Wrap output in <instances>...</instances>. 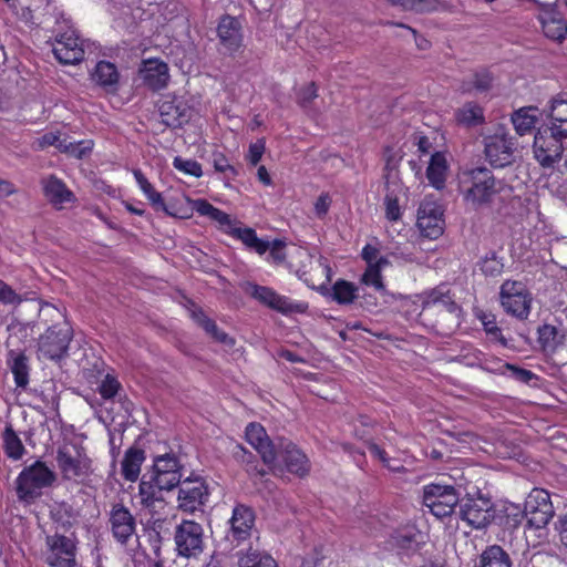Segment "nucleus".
I'll use <instances>...</instances> for the list:
<instances>
[{
	"mask_svg": "<svg viewBox=\"0 0 567 567\" xmlns=\"http://www.w3.org/2000/svg\"><path fill=\"white\" fill-rule=\"evenodd\" d=\"M43 193L50 203L58 205L71 202L73 193L58 177L51 175L43 181Z\"/></svg>",
	"mask_w": 567,
	"mask_h": 567,
	"instance_id": "34",
	"label": "nucleus"
},
{
	"mask_svg": "<svg viewBox=\"0 0 567 567\" xmlns=\"http://www.w3.org/2000/svg\"><path fill=\"white\" fill-rule=\"evenodd\" d=\"M524 511L528 525L537 529L545 527L555 514L550 495L543 488L532 489L525 501Z\"/></svg>",
	"mask_w": 567,
	"mask_h": 567,
	"instance_id": "16",
	"label": "nucleus"
},
{
	"mask_svg": "<svg viewBox=\"0 0 567 567\" xmlns=\"http://www.w3.org/2000/svg\"><path fill=\"white\" fill-rule=\"evenodd\" d=\"M8 364L13 373L17 386L24 389L29 383V365L27 355L23 352L10 350L8 353Z\"/></svg>",
	"mask_w": 567,
	"mask_h": 567,
	"instance_id": "37",
	"label": "nucleus"
},
{
	"mask_svg": "<svg viewBox=\"0 0 567 567\" xmlns=\"http://www.w3.org/2000/svg\"><path fill=\"white\" fill-rule=\"evenodd\" d=\"M93 80L106 91H114L118 83L116 66L109 61H100L92 74Z\"/></svg>",
	"mask_w": 567,
	"mask_h": 567,
	"instance_id": "38",
	"label": "nucleus"
},
{
	"mask_svg": "<svg viewBox=\"0 0 567 567\" xmlns=\"http://www.w3.org/2000/svg\"><path fill=\"white\" fill-rule=\"evenodd\" d=\"M458 516L474 529L486 528L495 517L494 504L491 497L481 491L467 493L460 501Z\"/></svg>",
	"mask_w": 567,
	"mask_h": 567,
	"instance_id": "3",
	"label": "nucleus"
},
{
	"mask_svg": "<svg viewBox=\"0 0 567 567\" xmlns=\"http://www.w3.org/2000/svg\"><path fill=\"white\" fill-rule=\"evenodd\" d=\"M457 124L465 127H475L485 122L484 110L475 102H466L455 111Z\"/></svg>",
	"mask_w": 567,
	"mask_h": 567,
	"instance_id": "35",
	"label": "nucleus"
},
{
	"mask_svg": "<svg viewBox=\"0 0 567 567\" xmlns=\"http://www.w3.org/2000/svg\"><path fill=\"white\" fill-rule=\"evenodd\" d=\"M157 106L161 122L173 130L187 124L194 115V109L183 97L175 95H164Z\"/></svg>",
	"mask_w": 567,
	"mask_h": 567,
	"instance_id": "17",
	"label": "nucleus"
},
{
	"mask_svg": "<svg viewBox=\"0 0 567 567\" xmlns=\"http://www.w3.org/2000/svg\"><path fill=\"white\" fill-rule=\"evenodd\" d=\"M284 464L289 473L303 477L310 471V463L306 454L290 440L279 437L276 441V464L268 465L271 471L281 470Z\"/></svg>",
	"mask_w": 567,
	"mask_h": 567,
	"instance_id": "12",
	"label": "nucleus"
},
{
	"mask_svg": "<svg viewBox=\"0 0 567 567\" xmlns=\"http://www.w3.org/2000/svg\"><path fill=\"white\" fill-rule=\"evenodd\" d=\"M134 177L143 193L145 194V196L148 198L152 206L156 210H163L165 214L174 216V214L169 210L168 206L164 203L161 193L155 190L153 185L148 182V179L140 169L134 171Z\"/></svg>",
	"mask_w": 567,
	"mask_h": 567,
	"instance_id": "41",
	"label": "nucleus"
},
{
	"mask_svg": "<svg viewBox=\"0 0 567 567\" xmlns=\"http://www.w3.org/2000/svg\"><path fill=\"white\" fill-rule=\"evenodd\" d=\"M424 308H433L436 312H445L447 319L458 327L461 323V307L454 301L450 290L445 286H441L431 290L424 301Z\"/></svg>",
	"mask_w": 567,
	"mask_h": 567,
	"instance_id": "21",
	"label": "nucleus"
},
{
	"mask_svg": "<svg viewBox=\"0 0 567 567\" xmlns=\"http://www.w3.org/2000/svg\"><path fill=\"white\" fill-rule=\"evenodd\" d=\"M51 518L56 524V529L63 530L70 529L74 522L75 516L71 505L66 503H60L51 509Z\"/></svg>",
	"mask_w": 567,
	"mask_h": 567,
	"instance_id": "47",
	"label": "nucleus"
},
{
	"mask_svg": "<svg viewBox=\"0 0 567 567\" xmlns=\"http://www.w3.org/2000/svg\"><path fill=\"white\" fill-rule=\"evenodd\" d=\"M55 34L52 43V52L55 59L62 64H76L84 60L83 41L75 30L71 28L68 19V27L60 24L51 30Z\"/></svg>",
	"mask_w": 567,
	"mask_h": 567,
	"instance_id": "6",
	"label": "nucleus"
},
{
	"mask_svg": "<svg viewBox=\"0 0 567 567\" xmlns=\"http://www.w3.org/2000/svg\"><path fill=\"white\" fill-rule=\"evenodd\" d=\"M55 460L64 480L85 478L92 472L91 460L86 456L83 449L76 445H60L56 450Z\"/></svg>",
	"mask_w": 567,
	"mask_h": 567,
	"instance_id": "8",
	"label": "nucleus"
},
{
	"mask_svg": "<svg viewBox=\"0 0 567 567\" xmlns=\"http://www.w3.org/2000/svg\"><path fill=\"white\" fill-rule=\"evenodd\" d=\"M63 140L60 138L59 132H48L42 136L38 137L33 142V146L37 150H44L49 146H55L58 148L59 144H62Z\"/></svg>",
	"mask_w": 567,
	"mask_h": 567,
	"instance_id": "60",
	"label": "nucleus"
},
{
	"mask_svg": "<svg viewBox=\"0 0 567 567\" xmlns=\"http://www.w3.org/2000/svg\"><path fill=\"white\" fill-rule=\"evenodd\" d=\"M317 86L315 82L309 83L298 92V103L301 107H310L312 101L318 96Z\"/></svg>",
	"mask_w": 567,
	"mask_h": 567,
	"instance_id": "59",
	"label": "nucleus"
},
{
	"mask_svg": "<svg viewBox=\"0 0 567 567\" xmlns=\"http://www.w3.org/2000/svg\"><path fill=\"white\" fill-rule=\"evenodd\" d=\"M499 301L506 313L525 320L530 313L533 297L524 282L508 279L501 286Z\"/></svg>",
	"mask_w": 567,
	"mask_h": 567,
	"instance_id": "7",
	"label": "nucleus"
},
{
	"mask_svg": "<svg viewBox=\"0 0 567 567\" xmlns=\"http://www.w3.org/2000/svg\"><path fill=\"white\" fill-rule=\"evenodd\" d=\"M417 536L419 535L413 532H395L391 535L390 543L392 547L396 548L401 553L412 554L417 551L420 548Z\"/></svg>",
	"mask_w": 567,
	"mask_h": 567,
	"instance_id": "45",
	"label": "nucleus"
},
{
	"mask_svg": "<svg viewBox=\"0 0 567 567\" xmlns=\"http://www.w3.org/2000/svg\"><path fill=\"white\" fill-rule=\"evenodd\" d=\"M72 329L68 322L54 323L40 336L38 340V355L40 359L59 361L68 355L72 340Z\"/></svg>",
	"mask_w": 567,
	"mask_h": 567,
	"instance_id": "4",
	"label": "nucleus"
},
{
	"mask_svg": "<svg viewBox=\"0 0 567 567\" xmlns=\"http://www.w3.org/2000/svg\"><path fill=\"white\" fill-rule=\"evenodd\" d=\"M384 204L386 218L389 220H398L401 216L398 197L393 193H386Z\"/></svg>",
	"mask_w": 567,
	"mask_h": 567,
	"instance_id": "61",
	"label": "nucleus"
},
{
	"mask_svg": "<svg viewBox=\"0 0 567 567\" xmlns=\"http://www.w3.org/2000/svg\"><path fill=\"white\" fill-rule=\"evenodd\" d=\"M550 127L558 136H567V99L563 94L557 95L550 102L549 112Z\"/></svg>",
	"mask_w": 567,
	"mask_h": 567,
	"instance_id": "28",
	"label": "nucleus"
},
{
	"mask_svg": "<svg viewBox=\"0 0 567 567\" xmlns=\"http://www.w3.org/2000/svg\"><path fill=\"white\" fill-rule=\"evenodd\" d=\"M389 264L388 258H382L379 260V264L368 266L364 274L361 276V282L373 287L378 291H384L385 286L382 280L381 270Z\"/></svg>",
	"mask_w": 567,
	"mask_h": 567,
	"instance_id": "46",
	"label": "nucleus"
},
{
	"mask_svg": "<svg viewBox=\"0 0 567 567\" xmlns=\"http://www.w3.org/2000/svg\"><path fill=\"white\" fill-rule=\"evenodd\" d=\"M152 477L157 488L163 491H171L176 486H181L183 482L181 471L153 473Z\"/></svg>",
	"mask_w": 567,
	"mask_h": 567,
	"instance_id": "50",
	"label": "nucleus"
},
{
	"mask_svg": "<svg viewBox=\"0 0 567 567\" xmlns=\"http://www.w3.org/2000/svg\"><path fill=\"white\" fill-rule=\"evenodd\" d=\"M506 187L511 188L504 179H497L485 166L466 169L460 175L463 199L475 209L491 207L495 197Z\"/></svg>",
	"mask_w": 567,
	"mask_h": 567,
	"instance_id": "1",
	"label": "nucleus"
},
{
	"mask_svg": "<svg viewBox=\"0 0 567 567\" xmlns=\"http://www.w3.org/2000/svg\"><path fill=\"white\" fill-rule=\"evenodd\" d=\"M504 265L495 251L488 252L480 261V269L486 276L495 277L502 274Z\"/></svg>",
	"mask_w": 567,
	"mask_h": 567,
	"instance_id": "51",
	"label": "nucleus"
},
{
	"mask_svg": "<svg viewBox=\"0 0 567 567\" xmlns=\"http://www.w3.org/2000/svg\"><path fill=\"white\" fill-rule=\"evenodd\" d=\"M203 527L194 520L184 519L175 529L174 540L178 556L190 558L203 553Z\"/></svg>",
	"mask_w": 567,
	"mask_h": 567,
	"instance_id": "14",
	"label": "nucleus"
},
{
	"mask_svg": "<svg viewBox=\"0 0 567 567\" xmlns=\"http://www.w3.org/2000/svg\"><path fill=\"white\" fill-rule=\"evenodd\" d=\"M503 368L512 372V377L523 383L528 384L532 380L537 379L536 374L530 370L516 367L511 363H504Z\"/></svg>",
	"mask_w": 567,
	"mask_h": 567,
	"instance_id": "58",
	"label": "nucleus"
},
{
	"mask_svg": "<svg viewBox=\"0 0 567 567\" xmlns=\"http://www.w3.org/2000/svg\"><path fill=\"white\" fill-rule=\"evenodd\" d=\"M534 107H523L513 113L512 123L517 134L525 135L534 130L537 122Z\"/></svg>",
	"mask_w": 567,
	"mask_h": 567,
	"instance_id": "44",
	"label": "nucleus"
},
{
	"mask_svg": "<svg viewBox=\"0 0 567 567\" xmlns=\"http://www.w3.org/2000/svg\"><path fill=\"white\" fill-rule=\"evenodd\" d=\"M205 332L209 334L215 341L223 343L225 346L233 347L235 344V340L228 336L225 331L220 330L214 320L206 321V328H204Z\"/></svg>",
	"mask_w": 567,
	"mask_h": 567,
	"instance_id": "57",
	"label": "nucleus"
},
{
	"mask_svg": "<svg viewBox=\"0 0 567 567\" xmlns=\"http://www.w3.org/2000/svg\"><path fill=\"white\" fill-rule=\"evenodd\" d=\"M217 37L226 52L230 54L237 52L244 39L241 21L236 17L224 14L217 25Z\"/></svg>",
	"mask_w": 567,
	"mask_h": 567,
	"instance_id": "22",
	"label": "nucleus"
},
{
	"mask_svg": "<svg viewBox=\"0 0 567 567\" xmlns=\"http://www.w3.org/2000/svg\"><path fill=\"white\" fill-rule=\"evenodd\" d=\"M209 497V489L206 481L196 476L183 480L178 491V508L188 514L204 512V506Z\"/></svg>",
	"mask_w": 567,
	"mask_h": 567,
	"instance_id": "13",
	"label": "nucleus"
},
{
	"mask_svg": "<svg viewBox=\"0 0 567 567\" xmlns=\"http://www.w3.org/2000/svg\"><path fill=\"white\" fill-rule=\"evenodd\" d=\"M567 136H558L549 126L539 128L534 137L535 158L544 168H553L560 161L564 146L563 140Z\"/></svg>",
	"mask_w": 567,
	"mask_h": 567,
	"instance_id": "11",
	"label": "nucleus"
},
{
	"mask_svg": "<svg viewBox=\"0 0 567 567\" xmlns=\"http://www.w3.org/2000/svg\"><path fill=\"white\" fill-rule=\"evenodd\" d=\"M3 450L6 455L14 461L20 460L25 453L24 445L11 424H7L2 433Z\"/></svg>",
	"mask_w": 567,
	"mask_h": 567,
	"instance_id": "43",
	"label": "nucleus"
},
{
	"mask_svg": "<svg viewBox=\"0 0 567 567\" xmlns=\"http://www.w3.org/2000/svg\"><path fill=\"white\" fill-rule=\"evenodd\" d=\"M213 165L216 172L224 173L227 179L234 178L238 172L229 164L228 158L220 152L213 153Z\"/></svg>",
	"mask_w": 567,
	"mask_h": 567,
	"instance_id": "56",
	"label": "nucleus"
},
{
	"mask_svg": "<svg viewBox=\"0 0 567 567\" xmlns=\"http://www.w3.org/2000/svg\"><path fill=\"white\" fill-rule=\"evenodd\" d=\"M474 567H513V560L501 545L494 544L483 549Z\"/></svg>",
	"mask_w": 567,
	"mask_h": 567,
	"instance_id": "27",
	"label": "nucleus"
},
{
	"mask_svg": "<svg viewBox=\"0 0 567 567\" xmlns=\"http://www.w3.org/2000/svg\"><path fill=\"white\" fill-rule=\"evenodd\" d=\"M238 567H278L277 561L265 551L249 547L237 553Z\"/></svg>",
	"mask_w": 567,
	"mask_h": 567,
	"instance_id": "36",
	"label": "nucleus"
},
{
	"mask_svg": "<svg viewBox=\"0 0 567 567\" xmlns=\"http://www.w3.org/2000/svg\"><path fill=\"white\" fill-rule=\"evenodd\" d=\"M109 523L114 539L126 545L136 532V519L123 504H114L110 512Z\"/></svg>",
	"mask_w": 567,
	"mask_h": 567,
	"instance_id": "19",
	"label": "nucleus"
},
{
	"mask_svg": "<svg viewBox=\"0 0 567 567\" xmlns=\"http://www.w3.org/2000/svg\"><path fill=\"white\" fill-rule=\"evenodd\" d=\"M154 473L181 471L182 466L174 454L158 455L154 458Z\"/></svg>",
	"mask_w": 567,
	"mask_h": 567,
	"instance_id": "53",
	"label": "nucleus"
},
{
	"mask_svg": "<svg viewBox=\"0 0 567 567\" xmlns=\"http://www.w3.org/2000/svg\"><path fill=\"white\" fill-rule=\"evenodd\" d=\"M486 161L495 168H503L514 162L515 141L505 128L499 127L493 135L484 137Z\"/></svg>",
	"mask_w": 567,
	"mask_h": 567,
	"instance_id": "10",
	"label": "nucleus"
},
{
	"mask_svg": "<svg viewBox=\"0 0 567 567\" xmlns=\"http://www.w3.org/2000/svg\"><path fill=\"white\" fill-rule=\"evenodd\" d=\"M446 172L447 162L445 155L441 152L432 154L426 168V177L430 184L436 189H442L445 185Z\"/></svg>",
	"mask_w": 567,
	"mask_h": 567,
	"instance_id": "33",
	"label": "nucleus"
},
{
	"mask_svg": "<svg viewBox=\"0 0 567 567\" xmlns=\"http://www.w3.org/2000/svg\"><path fill=\"white\" fill-rule=\"evenodd\" d=\"M227 234L240 239L248 248L254 249L258 254H265L269 248V243L257 237L252 228L235 227L227 230Z\"/></svg>",
	"mask_w": 567,
	"mask_h": 567,
	"instance_id": "42",
	"label": "nucleus"
},
{
	"mask_svg": "<svg viewBox=\"0 0 567 567\" xmlns=\"http://www.w3.org/2000/svg\"><path fill=\"white\" fill-rule=\"evenodd\" d=\"M493 82V78L491 73L486 70H482L476 72L473 76V87L480 92H486L491 89Z\"/></svg>",
	"mask_w": 567,
	"mask_h": 567,
	"instance_id": "62",
	"label": "nucleus"
},
{
	"mask_svg": "<svg viewBox=\"0 0 567 567\" xmlns=\"http://www.w3.org/2000/svg\"><path fill=\"white\" fill-rule=\"evenodd\" d=\"M173 166L187 175L200 177L203 175L202 165L195 159H184L176 156L173 161Z\"/></svg>",
	"mask_w": 567,
	"mask_h": 567,
	"instance_id": "55",
	"label": "nucleus"
},
{
	"mask_svg": "<svg viewBox=\"0 0 567 567\" xmlns=\"http://www.w3.org/2000/svg\"><path fill=\"white\" fill-rule=\"evenodd\" d=\"M93 148L92 141H79V142H68L63 140L62 144L58 145V150L61 153H65L74 156L75 158H83L89 153H91Z\"/></svg>",
	"mask_w": 567,
	"mask_h": 567,
	"instance_id": "48",
	"label": "nucleus"
},
{
	"mask_svg": "<svg viewBox=\"0 0 567 567\" xmlns=\"http://www.w3.org/2000/svg\"><path fill=\"white\" fill-rule=\"evenodd\" d=\"M0 301L6 305H18L22 299L9 285L0 279Z\"/></svg>",
	"mask_w": 567,
	"mask_h": 567,
	"instance_id": "64",
	"label": "nucleus"
},
{
	"mask_svg": "<svg viewBox=\"0 0 567 567\" xmlns=\"http://www.w3.org/2000/svg\"><path fill=\"white\" fill-rule=\"evenodd\" d=\"M255 518V512L251 507L244 504H237L234 507L233 515L228 522L229 529L226 534V539L230 542L233 547L238 546L250 537Z\"/></svg>",
	"mask_w": 567,
	"mask_h": 567,
	"instance_id": "18",
	"label": "nucleus"
},
{
	"mask_svg": "<svg viewBox=\"0 0 567 567\" xmlns=\"http://www.w3.org/2000/svg\"><path fill=\"white\" fill-rule=\"evenodd\" d=\"M31 23L51 31L60 24H65L68 27V19L64 17L62 11L53 6L51 0H47V6L40 7V11L32 14Z\"/></svg>",
	"mask_w": 567,
	"mask_h": 567,
	"instance_id": "30",
	"label": "nucleus"
},
{
	"mask_svg": "<svg viewBox=\"0 0 567 567\" xmlns=\"http://www.w3.org/2000/svg\"><path fill=\"white\" fill-rule=\"evenodd\" d=\"M194 207L199 215L208 216L210 219L217 221L226 233L236 227L228 214L216 208L206 199H197Z\"/></svg>",
	"mask_w": 567,
	"mask_h": 567,
	"instance_id": "40",
	"label": "nucleus"
},
{
	"mask_svg": "<svg viewBox=\"0 0 567 567\" xmlns=\"http://www.w3.org/2000/svg\"><path fill=\"white\" fill-rule=\"evenodd\" d=\"M121 389L122 385L118 380L112 374H106L99 385L97 391L104 400H112L118 394Z\"/></svg>",
	"mask_w": 567,
	"mask_h": 567,
	"instance_id": "54",
	"label": "nucleus"
},
{
	"mask_svg": "<svg viewBox=\"0 0 567 567\" xmlns=\"http://www.w3.org/2000/svg\"><path fill=\"white\" fill-rule=\"evenodd\" d=\"M538 343L546 354H554L565 344L566 333L556 326L545 323L537 329Z\"/></svg>",
	"mask_w": 567,
	"mask_h": 567,
	"instance_id": "26",
	"label": "nucleus"
},
{
	"mask_svg": "<svg viewBox=\"0 0 567 567\" xmlns=\"http://www.w3.org/2000/svg\"><path fill=\"white\" fill-rule=\"evenodd\" d=\"M404 11L425 13L436 10L437 0H399L398 6Z\"/></svg>",
	"mask_w": 567,
	"mask_h": 567,
	"instance_id": "52",
	"label": "nucleus"
},
{
	"mask_svg": "<svg viewBox=\"0 0 567 567\" xmlns=\"http://www.w3.org/2000/svg\"><path fill=\"white\" fill-rule=\"evenodd\" d=\"M266 143L264 138L257 140L255 143L249 145L247 159L252 166H256L265 153Z\"/></svg>",
	"mask_w": 567,
	"mask_h": 567,
	"instance_id": "63",
	"label": "nucleus"
},
{
	"mask_svg": "<svg viewBox=\"0 0 567 567\" xmlns=\"http://www.w3.org/2000/svg\"><path fill=\"white\" fill-rule=\"evenodd\" d=\"M140 496L141 504L144 507H153L156 501H161V492L163 489H158L156 484L153 482V478L150 482H146L144 478L141 481L140 486Z\"/></svg>",
	"mask_w": 567,
	"mask_h": 567,
	"instance_id": "49",
	"label": "nucleus"
},
{
	"mask_svg": "<svg viewBox=\"0 0 567 567\" xmlns=\"http://www.w3.org/2000/svg\"><path fill=\"white\" fill-rule=\"evenodd\" d=\"M56 481V474L42 461L25 466L16 480V493L20 502L33 503L42 495V489Z\"/></svg>",
	"mask_w": 567,
	"mask_h": 567,
	"instance_id": "2",
	"label": "nucleus"
},
{
	"mask_svg": "<svg viewBox=\"0 0 567 567\" xmlns=\"http://www.w3.org/2000/svg\"><path fill=\"white\" fill-rule=\"evenodd\" d=\"M247 442L260 454L266 465L276 464V442L270 441L266 430L259 423H249L246 426Z\"/></svg>",
	"mask_w": 567,
	"mask_h": 567,
	"instance_id": "23",
	"label": "nucleus"
},
{
	"mask_svg": "<svg viewBox=\"0 0 567 567\" xmlns=\"http://www.w3.org/2000/svg\"><path fill=\"white\" fill-rule=\"evenodd\" d=\"M245 291L254 299L282 315L302 313L307 309L306 303L292 302L289 298L278 295L274 289L247 282Z\"/></svg>",
	"mask_w": 567,
	"mask_h": 567,
	"instance_id": "15",
	"label": "nucleus"
},
{
	"mask_svg": "<svg viewBox=\"0 0 567 567\" xmlns=\"http://www.w3.org/2000/svg\"><path fill=\"white\" fill-rule=\"evenodd\" d=\"M328 296L338 305H351L359 297V289L351 281L338 279L331 290L328 291Z\"/></svg>",
	"mask_w": 567,
	"mask_h": 567,
	"instance_id": "39",
	"label": "nucleus"
},
{
	"mask_svg": "<svg viewBox=\"0 0 567 567\" xmlns=\"http://www.w3.org/2000/svg\"><path fill=\"white\" fill-rule=\"evenodd\" d=\"M525 517L526 512L524 508L514 503H507L502 508L495 509L493 522L505 530H514L522 524Z\"/></svg>",
	"mask_w": 567,
	"mask_h": 567,
	"instance_id": "29",
	"label": "nucleus"
},
{
	"mask_svg": "<svg viewBox=\"0 0 567 567\" xmlns=\"http://www.w3.org/2000/svg\"><path fill=\"white\" fill-rule=\"evenodd\" d=\"M145 460L144 450L131 446L122 461V475L126 481L135 482L141 473V465Z\"/></svg>",
	"mask_w": 567,
	"mask_h": 567,
	"instance_id": "31",
	"label": "nucleus"
},
{
	"mask_svg": "<svg viewBox=\"0 0 567 567\" xmlns=\"http://www.w3.org/2000/svg\"><path fill=\"white\" fill-rule=\"evenodd\" d=\"M140 75L144 83L152 90H161L166 86L169 74L168 66L158 59H150L143 62Z\"/></svg>",
	"mask_w": 567,
	"mask_h": 567,
	"instance_id": "25",
	"label": "nucleus"
},
{
	"mask_svg": "<svg viewBox=\"0 0 567 567\" xmlns=\"http://www.w3.org/2000/svg\"><path fill=\"white\" fill-rule=\"evenodd\" d=\"M233 457L251 477H264L267 474V471L259 466L257 456L240 444L235 445Z\"/></svg>",
	"mask_w": 567,
	"mask_h": 567,
	"instance_id": "32",
	"label": "nucleus"
},
{
	"mask_svg": "<svg viewBox=\"0 0 567 567\" xmlns=\"http://www.w3.org/2000/svg\"><path fill=\"white\" fill-rule=\"evenodd\" d=\"M78 539L74 533L69 536L55 530L45 537L44 561L50 567H75Z\"/></svg>",
	"mask_w": 567,
	"mask_h": 567,
	"instance_id": "5",
	"label": "nucleus"
},
{
	"mask_svg": "<svg viewBox=\"0 0 567 567\" xmlns=\"http://www.w3.org/2000/svg\"><path fill=\"white\" fill-rule=\"evenodd\" d=\"M443 212L434 202H423L417 209L416 225L424 237L436 239L443 234Z\"/></svg>",
	"mask_w": 567,
	"mask_h": 567,
	"instance_id": "20",
	"label": "nucleus"
},
{
	"mask_svg": "<svg viewBox=\"0 0 567 567\" xmlns=\"http://www.w3.org/2000/svg\"><path fill=\"white\" fill-rule=\"evenodd\" d=\"M538 21L546 38L561 42L567 34V21L555 6H546L539 10Z\"/></svg>",
	"mask_w": 567,
	"mask_h": 567,
	"instance_id": "24",
	"label": "nucleus"
},
{
	"mask_svg": "<svg viewBox=\"0 0 567 567\" xmlns=\"http://www.w3.org/2000/svg\"><path fill=\"white\" fill-rule=\"evenodd\" d=\"M461 497L452 485L430 484L424 487L423 504L437 518L450 517Z\"/></svg>",
	"mask_w": 567,
	"mask_h": 567,
	"instance_id": "9",
	"label": "nucleus"
}]
</instances>
